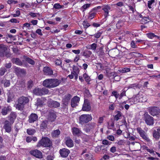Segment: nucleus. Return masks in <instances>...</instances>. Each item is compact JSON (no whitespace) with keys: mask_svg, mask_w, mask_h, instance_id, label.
Here are the masks:
<instances>
[{"mask_svg":"<svg viewBox=\"0 0 160 160\" xmlns=\"http://www.w3.org/2000/svg\"><path fill=\"white\" fill-rule=\"evenodd\" d=\"M33 85V82L31 80H29L27 83V87L28 88H31Z\"/></svg>","mask_w":160,"mask_h":160,"instance_id":"nucleus-47","label":"nucleus"},{"mask_svg":"<svg viewBox=\"0 0 160 160\" xmlns=\"http://www.w3.org/2000/svg\"><path fill=\"white\" fill-rule=\"evenodd\" d=\"M60 133L59 129L53 131L52 133V136L53 137H57Z\"/></svg>","mask_w":160,"mask_h":160,"instance_id":"nucleus-33","label":"nucleus"},{"mask_svg":"<svg viewBox=\"0 0 160 160\" xmlns=\"http://www.w3.org/2000/svg\"><path fill=\"white\" fill-rule=\"evenodd\" d=\"M158 109L157 107H152L149 108V112L150 114L154 116L158 114Z\"/></svg>","mask_w":160,"mask_h":160,"instance_id":"nucleus-17","label":"nucleus"},{"mask_svg":"<svg viewBox=\"0 0 160 160\" xmlns=\"http://www.w3.org/2000/svg\"><path fill=\"white\" fill-rule=\"evenodd\" d=\"M83 77L87 82H88L90 81V78L86 73L83 74Z\"/></svg>","mask_w":160,"mask_h":160,"instance_id":"nucleus-46","label":"nucleus"},{"mask_svg":"<svg viewBox=\"0 0 160 160\" xmlns=\"http://www.w3.org/2000/svg\"><path fill=\"white\" fill-rule=\"evenodd\" d=\"M127 90H126L125 89V88H124L123 89L122 91V92L119 95V99H121L122 97L124 96H126V92Z\"/></svg>","mask_w":160,"mask_h":160,"instance_id":"nucleus-42","label":"nucleus"},{"mask_svg":"<svg viewBox=\"0 0 160 160\" xmlns=\"http://www.w3.org/2000/svg\"><path fill=\"white\" fill-rule=\"evenodd\" d=\"M102 9L105 13L104 16L105 18L107 17L108 14V11L110 9V7L108 5H105L103 7Z\"/></svg>","mask_w":160,"mask_h":160,"instance_id":"nucleus-27","label":"nucleus"},{"mask_svg":"<svg viewBox=\"0 0 160 160\" xmlns=\"http://www.w3.org/2000/svg\"><path fill=\"white\" fill-rule=\"evenodd\" d=\"M33 92L37 95H42L47 94L49 91L48 90L45 88H36L33 90Z\"/></svg>","mask_w":160,"mask_h":160,"instance_id":"nucleus-4","label":"nucleus"},{"mask_svg":"<svg viewBox=\"0 0 160 160\" xmlns=\"http://www.w3.org/2000/svg\"><path fill=\"white\" fill-rule=\"evenodd\" d=\"M30 153L37 158H42V152L37 149L31 151Z\"/></svg>","mask_w":160,"mask_h":160,"instance_id":"nucleus-8","label":"nucleus"},{"mask_svg":"<svg viewBox=\"0 0 160 160\" xmlns=\"http://www.w3.org/2000/svg\"><path fill=\"white\" fill-rule=\"evenodd\" d=\"M80 98L77 96H75L71 100V106L72 108H75L78 105V103H79Z\"/></svg>","mask_w":160,"mask_h":160,"instance_id":"nucleus-13","label":"nucleus"},{"mask_svg":"<svg viewBox=\"0 0 160 160\" xmlns=\"http://www.w3.org/2000/svg\"><path fill=\"white\" fill-rule=\"evenodd\" d=\"M54 158V156L53 155H48L46 158L47 160H53Z\"/></svg>","mask_w":160,"mask_h":160,"instance_id":"nucleus-55","label":"nucleus"},{"mask_svg":"<svg viewBox=\"0 0 160 160\" xmlns=\"http://www.w3.org/2000/svg\"><path fill=\"white\" fill-rule=\"evenodd\" d=\"M36 104L38 106H41L42 105L43 102L41 99L38 98L37 99Z\"/></svg>","mask_w":160,"mask_h":160,"instance_id":"nucleus-54","label":"nucleus"},{"mask_svg":"<svg viewBox=\"0 0 160 160\" xmlns=\"http://www.w3.org/2000/svg\"><path fill=\"white\" fill-rule=\"evenodd\" d=\"M64 5H61L59 3H57L53 5V8L56 9H59L63 8Z\"/></svg>","mask_w":160,"mask_h":160,"instance_id":"nucleus-40","label":"nucleus"},{"mask_svg":"<svg viewBox=\"0 0 160 160\" xmlns=\"http://www.w3.org/2000/svg\"><path fill=\"white\" fill-rule=\"evenodd\" d=\"M48 122L46 120L42 121L40 126L41 128H45L46 127Z\"/></svg>","mask_w":160,"mask_h":160,"instance_id":"nucleus-44","label":"nucleus"},{"mask_svg":"<svg viewBox=\"0 0 160 160\" xmlns=\"http://www.w3.org/2000/svg\"><path fill=\"white\" fill-rule=\"evenodd\" d=\"M138 132L140 134V136L145 140L147 142H149L150 140L148 137L146 133L140 128H138L137 129Z\"/></svg>","mask_w":160,"mask_h":160,"instance_id":"nucleus-7","label":"nucleus"},{"mask_svg":"<svg viewBox=\"0 0 160 160\" xmlns=\"http://www.w3.org/2000/svg\"><path fill=\"white\" fill-rule=\"evenodd\" d=\"M130 68H121L118 70V72H119L125 73L130 71Z\"/></svg>","mask_w":160,"mask_h":160,"instance_id":"nucleus-37","label":"nucleus"},{"mask_svg":"<svg viewBox=\"0 0 160 160\" xmlns=\"http://www.w3.org/2000/svg\"><path fill=\"white\" fill-rule=\"evenodd\" d=\"M73 69L76 71H73L72 72L71 74L68 75V77L70 79H72L74 77L75 79L77 80L78 78V73L77 72L79 71V69L78 67H75L74 68H73Z\"/></svg>","mask_w":160,"mask_h":160,"instance_id":"nucleus-9","label":"nucleus"},{"mask_svg":"<svg viewBox=\"0 0 160 160\" xmlns=\"http://www.w3.org/2000/svg\"><path fill=\"white\" fill-rule=\"evenodd\" d=\"M82 110L84 111H90L91 107L89 102L87 100H85L82 107Z\"/></svg>","mask_w":160,"mask_h":160,"instance_id":"nucleus-11","label":"nucleus"},{"mask_svg":"<svg viewBox=\"0 0 160 160\" xmlns=\"http://www.w3.org/2000/svg\"><path fill=\"white\" fill-rule=\"evenodd\" d=\"M111 142H109L107 140H104L102 141V143L104 145L110 144Z\"/></svg>","mask_w":160,"mask_h":160,"instance_id":"nucleus-60","label":"nucleus"},{"mask_svg":"<svg viewBox=\"0 0 160 160\" xmlns=\"http://www.w3.org/2000/svg\"><path fill=\"white\" fill-rule=\"evenodd\" d=\"M66 145L68 147L71 148L73 147L74 144L73 141L70 137H67L65 138Z\"/></svg>","mask_w":160,"mask_h":160,"instance_id":"nucleus-18","label":"nucleus"},{"mask_svg":"<svg viewBox=\"0 0 160 160\" xmlns=\"http://www.w3.org/2000/svg\"><path fill=\"white\" fill-rule=\"evenodd\" d=\"M12 15L13 17H16L20 15V12L19 10H17L15 14H11Z\"/></svg>","mask_w":160,"mask_h":160,"instance_id":"nucleus-56","label":"nucleus"},{"mask_svg":"<svg viewBox=\"0 0 160 160\" xmlns=\"http://www.w3.org/2000/svg\"><path fill=\"white\" fill-rule=\"evenodd\" d=\"M61 81L57 79H46L43 82V85L48 88H54L58 86Z\"/></svg>","mask_w":160,"mask_h":160,"instance_id":"nucleus-1","label":"nucleus"},{"mask_svg":"<svg viewBox=\"0 0 160 160\" xmlns=\"http://www.w3.org/2000/svg\"><path fill=\"white\" fill-rule=\"evenodd\" d=\"M147 36L149 38L152 39L154 37H157L158 38H160V37L159 38L158 36L156 35L154 33L151 32L148 33L146 34Z\"/></svg>","mask_w":160,"mask_h":160,"instance_id":"nucleus-39","label":"nucleus"},{"mask_svg":"<svg viewBox=\"0 0 160 160\" xmlns=\"http://www.w3.org/2000/svg\"><path fill=\"white\" fill-rule=\"evenodd\" d=\"M48 105L50 107L57 108L60 106V104L57 101H51L49 102Z\"/></svg>","mask_w":160,"mask_h":160,"instance_id":"nucleus-22","label":"nucleus"},{"mask_svg":"<svg viewBox=\"0 0 160 160\" xmlns=\"http://www.w3.org/2000/svg\"><path fill=\"white\" fill-rule=\"evenodd\" d=\"M26 140L27 142H30L32 140V137H28L26 138Z\"/></svg>","mask_w":160,"mask_h":160,"instance_id":"nucleus-64","label":"nucleus"},{"mask_svg":"<svg viewBox=\"0 0 160 160\" xmlns=\"http://www.w3.org/2000/svg\"><path fill=\"white\" fill-rule=\"evenodd\" d=\"M135 87H138V84H137L136 83H134V84H130L128 87V89H129L131 88H133Z\"/></svg>","mask_w":160,"mask_h":160,"instance_id":"nucleus-51","label":"nucleus"},{"mask_svg":"<svg viewBox=\"0 0 160 160\" xmlns=\"http://www.w3.org/2000/svg\"><path fill=\"white\" fill-rule=\"evenodd\" d=\"M140 20L142 23L143 24H146L150 22L151 21L150 18L148 16L147 17H144L143 18L140 19Z\"/></svg>","mask_w":160,"mask_h":160,"instance_id":"nucleus-30","label":"nucleus"},{"mask_svg":"<svg viewBox=\"0 0 160 160\" xmlns=\"http://www.w3.org/2000/svg\"><path fill=\"white\" fill-rule=\"evenodd\" d=\"M92 54V52L90 51L85 50L83 53V55L86 57H88L91 55Z\"/></svg>","mask_w":160,"mask_h":160,"instance_id":"nucleus-43","label":"nucleus"},{"mask_svg":"<svg viewBox=\"0 0 160 160\" xmlns=\"http://www.w3.org/2000/svg\"><path fill=\"white\" fill-rule=\"evenodd\" d=\"M116 113L117 114L115 116L114 119L115 120L117 121L119 119L121 118L122 114V113L119 111H117Z\"/></svg>","mask_w":160,"mask_h":160,"instance_id":"nucleus-31","label":"nucleus"},{"mask_svg":"<svg viewBox=\"0 0 160 160\" xmlns=\"http://www.w3.org/2000/svg\"><path fill=\"white\" fill-rule=\"evenodd\" d=\"M12 66V64L11 63H6L5 65V67L7 68H10Z\"/></svg>","mask_w":160,"mask_h":160,"instance_id":"nucleus-61","label":"nucleus"},{"mask_svg":"<svg viewBox=\"0 0 160 160\" xmlns=\"http://www.w3.org/2000/svg\"><path fill=\"white\" fill-rule=\"evenodd\" d=\"M72 132L73 135H78L80 133L81 131L78 128L74 127L72 128Z\"/></svg>","mask_w":160,"mask_h":160,"instance_id":"nucleus-34","label":"nucleus"},{"mask_svg":"<svg viewBox=\"0 0 160 160\" xmlns=\"http://www.w3.org/2000/svg\"><path fill=\"white\" fill-rule=\"evenodd\" d=\"M90 5V4H86L83 5L82 7V8H83L84 9V10H83V11L85 9L89 7Z\"/></svg>","mask_w":160,"mask_h":160,"instance_id":"nucleus-59","label":"nucleus"},{"mask_svg":"<svg viewBox=\"0 0 160 160\" xmlns=\"http://www.w3.org/2000/svg\"><path fill=\"white\" fill-rule=\"evenodd\" d=\"M44 74L47 75L51 76L53 74V71L52 69L48 67H45L43 69Z\"/></svg>","mask_w":160,"mask_h":160,"instance_id":"nucleus-14","label":"nucleus"},{"mask_svg":"<svg viewBox=\"0 0 160 160\" xmlns=\"http://www.w3.org/2000/svg\"><path fill=\"white\" fill-rule=\"evenodd\" d=\"M13 69L14 72L18 77H21L26 73V71L24 69H21L20 68L15 66L13 67Z\"/></svg>","mask_w":160,"mask_h":160,"instance_id":"nucleus-6","label":"nucleus"},{"mask_svg":"<svg viewBox=\"0 0 160 160\" xmlns=\"http://www.w3.org/2000/svg\"><path fill=\"white\" fill-rule=\"evenodd\" d=\"M16 108L18 109L19 110H22L24 107V104L21 103V102H18V103L16 104Z\"/></svg>","mask_w":160,"mask_h":160,"instance_id":"nucleus-36","label":"nucleus"},{"mask_svg":"<svg viewBox=\"0 0 160 160\" xmlns=\"http://www.w3.org/2000/svg\"><path fill=\"white\" fill-rule=\"evenodd\" d=\"M155 2V0H151V1H148V7L150 8H152L151 7V5L154 3Z\"/></svg>","mask_w":160,"mask_h":160,"instance_id":"nucleus-52","label":"nucleus"},{"mask_svg":"<svg viewBox=\"0 0 160 160\" xmlns=\"http://www.w3.org/2000/svg\"><path fill=\"white\" fill-rule=\"evenodd\" d=\"M110 152L112 153H114L116 151V148L113 146L110 149Z\"/></svg>","mask_w":160,"mask_h":160,"instance_id":"nucleus-63","label":"nucleus"},{"mask_svg":"<svg viewBox=\"0 0 160 160\" xmlns=\"http://www.w3.org/2000/svg\"><path fill=\"white\" fill-rule=\"evenodd\" d=\"M107 138L111 141H113L114 139V137L112 135H110L107 137Z\"/></svg>","mask_w":160,"mask_h":160,"instance_id":"nucleus-62","label":"nucleus"},{"mask_svg":"<svg viewBox=\"0 0 160 160\" xmlns=\"http://www.w3.org/2000/svg\"><path fill=\"white\" fill-rule=\"evenodd\" d=\"M55 63L56 65L59 66L62 64V61L59 59H57L55 61Z\"/></svg>","mask_w":160,"mask_h":160,"instance_id":"nucleus-53","label":"nucleus"},{"mask_svg":"<svg viewBox=\"0 0 160 160\" xmlns=\"http://www.w3.org/2000/svg\"><path fill=\"white\" fill-rule=\"evenodd\" d=\"M71 97V96L69 94H68L65 95L62 101V104L66 106H67Z\"/></svg>","mask_w":160,"mask_h":160,"instance_id":"nucleus-16","label":"nucleus"},{"mask_svg":"<svg viewBox=\"0 0 160 160\" xmlns=\"http://www.w3.org/2000/svg\"><path fill=\"white\" fill-rule=\"evenodd\" d=\"M112 94L114 96L116 99H117L118 98L119 94L118 93V92L116 91H114L112 92Z\"/></svg>","mask_w":160,"mask_h":160,"instance_id":"nucleus-50","label":"nucleus"},{"mask_svg":"<svg viewBox=\"0 0 160 160\" xmlns=\"http://www.w3.org/2000/svg\"><path fill=\"white\" fill-rule=\"evenodd\" d=\"M12 62L13 63H15L16 64L22 66V62L21 60H20L19 58H13L12 60Z\"/></svg>","mask_w":160,"mask_h":160,"instance_id":"nucleus-26","label":"nucleus"},{"mask_svg":"<svg viewBox=\"0 0 160 160\" xmlns=\"http://www.w3.org/2000/svg\"><path fill=\"white\" fill-rule=\"evenodd\" d=\"M138 97V102H142L146 101V98H144L142 95H138L137 96Z\"/></svg>","mask_w":160,"mask_h":160,"instance_id":"nucleus-38","label":"nucleus"},{"mask_svg":"<svg viewBox=\"0 0 160 160\" xmlns=\"http://www.w3.org/2000/svg\"><path fill=\"white\" fill-rule=\"evenodd\" d=\"M92 119V117L90 114H83L79 117V123L81 125L87 123Z\"/></svg>","mask_w":160,"mask_h":160,"instance_id":"nucleus-3","label":"nucleus"},{"mask_svg":"<svg viewBox=\"0 0 160 160\" xmlns=\"http://www.w3.org/2000/svg\"><path fill=\"white\" fill-rule=\"evenodd\" d=\"M144 117V120L147 125H152L153 124V118L152 117L149 115L148 112L145 113Z\"/></svg>","mask_w":160,"mask_h":160,"instance_id":"nucleus-5","label":"nucleus"},{"mask_svg":"<svg viewBox=\"0 0 160 160\" xmlns=\"http://www.w3.org/2000/svg\"><path fill=\"white\" fill-rule=\"evenodd\" d=\"M95 15V13L93 12L91 13H89L88 16V18L92 19V18H93Z\"/></svg>","mask_w":160,"mask_h":160,"instance_id":"nucleus-57","label":"nucleus"},{"mask_svg":"<svg viewBox=\"0 0 160 160\" xmlns=\"http://www.w3.org/2000/svg\"><path fill=\"white\" fill-rule=\"evenodd\" d=\"M52 145V141L50 139L46 137H42L41 140L39 141L37 145V147L42 146L44 147H50Z\"/></svg>","mask_w":160,"mask_h":160,"instance_id":"nucleus-2","label":"nucleus"},{"mask_svg":"<svg viewBox=\"0 0 160 160\" xmlns=\"http://www.w3.org/2000/svg\"><path fill=\"white\" fill-rule=\"evenodd\" d=\"M7 71V69L4 68H0V76H2L4 75L5 73Z\"/></svg>","mask_w":160,"mask_h":160,"instance_id":"nucleus-45","label":"nucleus"},{"mask_svg":"<svg viewBox=\"0 0 160 160\" xmlns=\"http://www.w3.org/2000/svg\"><path fill=\"white\" fill-rule=\"evenodd\" d=\"M7 48L4 46L0 49V57H3L7 55Z\"/></svg>","mask_w":160,"mask_h":160,"instance_id":"nucleus-28","label":"nucleus"},{"mask_svg":"<svg viewBox=\"0 0 160 160\" xmlns=\"http://www.w3.org/2000/svg\"><path fill=\"white\" fill-rule=\"evenodd\" d=\"M38 118V116L35 113H32L29 117L28 121L30 123H33L36 121Z\"/></svg>","mask_w":160,"mask_h":160,"instance_id":"nucleus-19","label":"nucleus"},{"mask_svg":"<svg viewBox=\"0 0 160 160\" xmlns=\"http://www.w3.org/2000/svg\"><path fill=\"white\" fill-rule=\"evenodd\" d=\"M12 110L10 106L5 107L2 109L1 113L3 115H6L8 114V112Z\"/></svg>","mask_w":160,"mask_h":160,"instance_id":"nucleus-20","label":"nucleus"},{"mask_svg":"<svg viewBox=\"0 0 160 160\" xmlns=\"http://www.w3.org/2000/svg\"><path fill=\"white\" fill-rule=\"evenodd\" d=\"M119 51L117 50H112L111 51L110 53L112 55V57L116 58L118 57V53Z\"/></svg>","mask_w":160,"mask_h":160,"instance_id":"nucleus-35","label":"nucleus"},{"mask_svg":"<svg viewBox=\"0 0 160 160\" xmlns=\"http://www.w3.org/2000/svg\"><path fill=\"white\" fill-rule=\"evenodd\" d=\"M1 84H3L4 86L6 87L9 86L10 85V82L9 81L6 79H3L1 81Z\"/></svg>","mask_w":160,"mask_h":160,"instance_id":"nucleus-32","label":"nucleus"},{"mask_svg":"<svg viewBox=\"0 0 160 160\" xmlns=\"http://www.w3.org/2000/svg\"><path fill=\"white\" fill-rule=\"evenodd\" d=\"M23 58L29 64L32 65H34L35 64V62L32 59L28 57L27 56H23Z\"/></svg>","mask_w":160,"mask_h":160,"instance_id":"nucleus-29","label":"nucleus"},{"mask_svg":"<svg viewBox=\"0 0 160 160\" xmlns=\"http://www.w3.org/2000/svg\"><path fill=\"white\" fill-rule=\"evenodd\" d=\"M97 47V44L95 43H93L91 45V48L92 50H95Z\"/></svg>","mask_w":160,"mask_h":160,"instance_id":"nucleus-58","label":"nucleus"},{"mask_svg":"<svg viewBox=\"0 0 160 160\" xmlns=\"http://www.w3.org/2000/svg\"><path fill=\"white\" fill-rule=\"evenodd\" d=\"M29 101V100L28 97L23 96L20 97L18 99V102L24 104V105H25L26 104L28 103Z\"/></svg>","mask_w":160,"mask_h":160,"instance_id":"nucleus-21","label":"nucleus"},{"mask_svg":"<svg viewBox=\"0 0 160 160\" xmlns=\"http://www.w3.org/2000/svg\"><path fill=\"white\" fill-rule=\"evenodd\" d=\"M96 127V124L94 122L89 123L87 125L86 128L84 129V131L87 132H89L91 130Z\"/></svg>","mask_w":160,"mask_h":160,"instance_id":"nucleus-12","label":"nucleus"},{"mask_svg":"<svg viewBox=\"0 0 160 160\" xmlns=\"http://www.w3.org/2000/svg\"><path fill=\"white\" fill-rule=\"evenodd\" d=\"M8 121L6 120L4 122V125L3 128L5 129L6 131L8 132H9L11 130V125L12 124Z\"/></svg>","mask_w":160,"mask_h":160,"instance_id":"nucleus-15","label":"nucleus"},{"mask_svg":"<svg viewBox=\"0 0 160 160\" xmlns=\"http://www.w3.org/2000/svg\"><path fill=\"white\" fill-rule=\"evenodd\" d=\"M145 149L147 151V152H149L152 155L155 154L154 151L153 149H149L148 148V147H146Z\"/></svg>","mask_w":160,"mask_h":160,"instance_id":"nucleus-48","label":"nucleus"},{"mask_svg":"<svg viewBox=\"0 0 160 160\" xmlns=\"http://www.w3.org/2000/svg\"><path fill=\"white\" fill-rule=\"evenodd\" d=\"M153 136L155 138L158 139L160 137V127L157 130H154L153 133Z\"/></svg>","mask_w":160,"mask_h":160,"instance_id":"nucleus-25","label":"nucleus"},{"mask_svg":"<svg viewBox=\"0 0 160 160\" xmlns=\"http://www.w3.org/2000/svg\"><path fill=\"white\" fill-rule=\"evenodd\" d=\"M35 132V131L34 129H27V132L29 135L33 134Z\"/></svg>","mask_w":160,"mask_h":160,"instance_id":"nucleus-41","label":"nucleus"},{"mask_svg":"<svg viewBox=\"0 0 160 160\" xmlns=\"http://www.w3.org/2000/svg\"><path fill=\"white\" fill-rule=\"evenodd\" d=\"M16 118V114L15 112H11L8 117V119L10 121V122L12 124L14 122V120Z\"/></svg>","mask_w":160,"mask_h":160,"instance_id":"nucleus-24","label":"nucleus"},{"mask_svg":"<svg viewBox=\"0 0 160 160\" xmlns=\"http://www.w3.org/2000/svg\"><path fill=\"white\" fill-rule=\"evenodd\" d=\"M83 25L85 28H87L90 26V25L87 21H84L82 23Z\"/></svg>","mask_w":160,"mask_h":160,"instance_id":"nucleus-49","label":"nucleus"},{"mask_svg":"<svg viewBox=\"0 0 160 160\" xmlns=\"http://www.w3.org/2000/svg\"><path fill=\"white\" fill-rule=\"evenodd\" d=\"M56 118V115L55 113L53 112H51L49 113L48 119V120L51 122H52L55 121Z\"/></svg>","mask_w":160,"mask_h":160,"instance_id":"nucleus-23","label":"nucleus"},{"mask_svg":"<svg viewBox=\"0 0 160 160\" xmlns=\"http://www.w3.org/2000/svg\"><path fill=\"white\" fill-rule=\"evenodd\" d=\"M59 153L61 157L62 158H66L68 156V154L70 153V151L68 149L63 148L62 149H61L59 150Z\"/></svg>","mask_w":160,"mask_h":160,"instance_id":"nucleus-10","label":"nucleus"}]
</instances>
